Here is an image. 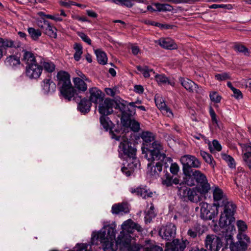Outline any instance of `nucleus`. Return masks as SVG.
I'll use <instances>...</instances> for the list:
<instances>
[{
  "instance_id": "1",
  "label": "nucleus",
  "mask_w": 251,
  "mask_h": 251,
  "mask_svg": "<svg viewBox=\"0 0 251 251\" xmlns=\"http://www.w3.org/2000/svg\"><path fill=\"white\" fill-rule=\"evenodd\" d=\"M116 230L115 227L106 226L99 232H93L92 234L90 247L94 245H99V242L102 244L104 251H116L118 246L121 250L129 246L131 244L132 235L124 233V236L121 238L119 237L120 233L115 239Z\"/></svg>"
},
{
  "instance_id": "2",
  "label": "nucleus",
  "mask_w": 251,
  "mask_h": 251,
  "mask_svg": "<svg viewBox=\"0 0 251 251\" xmlns=\"http://www.w3.org/2000/svg\"><path fill=\"white\" fill-rule=\"evenodd\" d=\"M119 146L120 156L126 160L124 163L122 171L127 176H130L137 168L138 160L136 157V149L135 145L129 141L127 138H123Z\"/></svg>"
},
{
  "instance_id": "3",
  "label": "nucleus",
  "mask_w": 251,
  "mask_h": 251,
  "mask_svg": "<svg viewBox=\"0 0 251 251\" xmlns=\"http://www.w3.org/2000/svg\"><path fill=\"white\" fill-rule=\"evenodd\" d=\"M145 157L150 162L148 164L147 175L153 178L159 177L162 170L163 165L167 168V162H171L172 161L170 157H167L166 154L162 151L154 153L150 156L149 155H145Z\"/></svg>"
},
{
  "instance_id": "4",
  "label": "nucleus",
  "mask_w": 251,
  "mask_h": 251,
  "mask_svg": "<svg viewBox=\"0 0 251 251\" xmlns=\"http://www.w3.org/2000/svg\"><path fill=\"white\" fill-rule=\"evenodd\" d=\"M57 85L61 96L68 101H70L76 90L73 86L70 75L68 73L63 71H59L56 75Z\"/></svg>"
},
{
  "instance_id": "5",
  "label": "nucleus",
  "mask_w": 251,
  "mask_h": 251,
  "mask_svg": "<svg viewBox=\"0 0 251 251\" xmlns=\"http://www.w3.org/2000/svg\"><path fill=\"white\" fill-rule=\"evenodd\" d=\"M184 180L188 186H193L197 184L201 194H207L211 189L206 176L199 170H195L191 174L187 175Z\"/></svg>"
},
{
  "instance_id": "6",
  "label": "nucleus",
  "mask_w": 251,
  "mask_h": 251,
  "mask_svg": "<svg viewBox=\"0 0 251 251\" xmlns=\"http://www.w3.org/2000/svg\"><path fill=\"white\" fill-rule=\"evenodd\" d=\"M141 138L143 141L142 153L145 155H152L154 153L162 151L163 147L158 141L155 140L154 134L150 131H143Z\"/></svg>"
},
{
  "instance_id": "7",
  "label": "nucleus",
  "mask_w": 251,
  "mask_h": 251,
  "mask_svg": "<svg viewBox=\"0 0 251 251\" xmlns=\"http://www.w3.org/2000/svg\"><path fill=\"white\" fill-rule=\"evenodd\" d=\"M120 111L121 112V122L122 125L126 127H130L134 132L139 131L140 123L134 119H131V117L135 113L134 109H130L128 106L120 105Z\"/></svg>"
},
{
  "instance_id": "8",
  "label": "nucleus",
  "mask_w": 251,
  "mask_h": 251,
  "mask_svg": "<svg viewBox=\"0 0 251 251\" xmlns=\"http://www.w3.org/2000/svg\"><path fill=\"white\" fill-rule=\"evenodd\" d=\"M223 206H224V213L225 217H224L223 214H222L219 219V226L221 227H224L226 226L235 221L234 215L236 210V205L232 201H228V200L223 204Z\"/></svg>"
},
{
  "instance_id": "9",
  "label": "nucleus",
  "mask_w": 251,
  "mask_h": 251,
  "mask_svg": "<svg viewBox=\"0 0 251 251\" xmlns=\"http://www.w3.org/2000/svg\"><path fill=\"white\" fill-rule=\"evenodd\" d=\"M180 162L183 165V172L185 176L191 174L195 170L193 168H199L201 166V163L195 156L184 155L180 158Z\"/></svg>"
},
{
  "instance_id": "10",
  "label": "nucleus",
  "mask_w": 251,
  "mask_h": 251,
  "mask_svg": "<svg viewBox=\"0 0 251 251\" xmlns=\"http://www.w3.org/2000/svg\"><path fill=\"white\" fill-rule=\"evenodd\" d=\"M121 104L127 106L124 103H117L114 100L107 98L100 103L99 112L101 115H109L113 112V107L119 109L120 110V106H121Z\"/></svg>"
},
{
  "instance_id": "11",
  "label": "nucleus",
  "mask_w": 251,
  "mask_h": 251,
  "mask_svg": "<svg viewBox=\"0 0 251 251\" xmlns=\"http://www.w3.org/2000/svg\"><path fill=\"white\" fill-rule=\"evenodd\" d=\"M238 241L232 242L229 245L231 251H245L250 243V238L243 233H239L237 236Z\"/></svg>"
},
{
  "instance_id": "12",
  "label": "nucleus",
  "mask_w": 251,
  "mask_h": 251,
  "mask_svg": "<svg viewBox=\"0 0 251 251\" xmlns=\"http://www.w3.org/2000/svg\"><path fill=\"white\" fill-rule=\"evenodd\" d=\"M142 248L144 249V251H163L161 247L155 245V243L151 240H146L143 246L137 244L131 245L130 244L123 250L126 249L127 251H140Z\"/></svg>"
},
{
  "instance_id": "13",
  "label": "nucleus",
  "mask_w": 251,
  "mask_h": 251,
  "mask_svg": "<svg viewBox=\"0 0 251 251\" xmlns=\"http://www.w3.org/2000/svg\"><path fill=\"white\" fill-rule=\"evenodd\" d=\"M200 217L204 220H211L218 214V207L208 204L206 202L200 203Z\"/></svg>"
},
{
  "instance_id": "14",
  "label": "nucleus",
  "mask_w": 251,
  "mask_h": 251,
  "mask_svg": "<svg viewBox=\"0 0 251 251\" xmlns=\"http://www.w3.org/2000/svg\"><path fill=\"white\" fill-rule=\"evenodd\" d=\"M122 230L120 232L119 238L124 236V233H126L132 235L134 238V233L136 231L138 232L143 231L142 227L138 224L135 223L131 219H128L125 221L122 225Z\"/></svg>"
},
{
  "instance_id": "15",
  "label": "nucleus",
  "mask_w": 251,
  "mask_h": 251,
  "mask_svg": "<svg viewBox=\"0 0 251 251\" xmlns=\"http://www.w3.org/2000/svg\"><path fill=\"white\" fill-rule=\"evenodd\" d=\"M204 245L206 250L219 251L222 248L223 243L219 237L214 234H208L204 240Z\"/></svg>"
},
{
  "instance_id": "16",
  "label": "nucleus",
  "mask_w": 251,
  "mask_h": 251,
  "mask_svg": "<svg viewBox=\"0 0 251 251\" xmlns=\"http://www.w3.org/2000/svg\"><path fill=\"white\" fill-rule=\"evenodd\" d=\"M176 230V226L172 223H170L160 229L159 235L162 239L170 242L175 239Z\"/></svg>"
},
{
  "instance_id": "17",
  "label": "nucleus",
  "mask_w": 251,
  "mask_h": 251,
  "mask_svg": "<svg viewBox=\"0 0 251 251\" xmlns=\"http://www.w3.org/2000/svg\"><path fill=\"white\" fill-rule=\"evenodd\" d=\"M73 100L78 103V110L84 114L88 113L90 111L92 105L91 102L86 98H82L81 95L76 91L74 94Z\"/></svg>"
},
{
  "instance_id": "18",
  "label": "nucleus",
  "mask_w": 251,
  "mask_h": 251,
  "mask_svg": "<svg viewBox=\"0 0 251 251\" xmlns=\"http://www.w3.org/2000/svg\"><path fill=\"white\" fill-rule=\"evenodd\" d=\"M189 242L187 239H174L166 243V250L168 251H184Z\"/></svg>"
},
{
  "instance_id": "19",
  "label": "nucleus",
  "mask_w": 251,
  "mask_h": 251,
  "mask_svg": "<svg viewBox=\"0 0 251 251\" xmlns=\"http://www.w3.org/2000/svg\"><path fill=\"white\" fill-rule=\"evenodd\" d=\"M214 200L213 205L217 207L223 206V204L227 201L226 195L223 190L218 186H215L213 190Z\"/></svg>"
},
{
  "instance_id": "20",
  "label": "nucleus",
  "mask_w": 251,
  "mask_h": 251,
  "mask_svg": "<svg viewBox=\"0 0 251 251\" xmlns=\"http://www.w3.org/2000/svg\"><path fill=\"white\" fill-rule=\"evenodd\" d=\"M107 115H101V116L100 118V121L101 125L102 126L103 128L106 130H110V133L111 134V136L112 138H114L117 141H120L121 142L122 141V138L125 137L126 138L125 136L121 137L120 136H116L112 131L111 128L113 125V123L110 121L109 118L107 117Z\"/></svg>"
},
{
  "instance_id": "21",
  "label": "nucleus",
  "mask_w": 251,
  "mask_h": 251,
  "mask_svg": "<svg viewBox=\"0 0 251 251\" xmlns=\"http://www.w3.org/2000/svg\"><path fill=\"white\" fill-rule=\"evenodd\" d=\"M43 71V66L37 62L26 66V75L30 78H38L41 75Z\"/></svg>"
},
{
  "instance_id": "22",
  "label": "nucleus",
  "mask_w": 251,
  "mask_h": 251,
  "mask_svg": "<svg viewBox=\"0 0 251 251\" xmlns=\"http://www.w3.org/2000/svg\"><path fill=\"white\" fill-rule=\"evenodd\" d=\"M130 191L132 194H135L144 199L151 198L153 195V192L146 186H140L135 188H131Z\"/></svg>"
},
{
  "instance_id": "23",
  "label": "nucleus",
  "mask_w": 251,
  "mask_h": 251,
  "mask_svg": "<svg viewBox=\"0 0 251 251\" xmlns=\"http://www.w3.org/2000/svg\"><path fill=\"white\" fill-rule=\"evenodd\" d=\"M204 233L203 226L198 223H195L188 229L187 234L191 238L195 239Z\"/></svg>"
},
{
  "instance_id": "24",
  "label": "nucleus",
  "mask_w": 251,
  "mask_h": 251,
  "mask_svg": "<svg viewBox=\"0 0 251 251\" xmlns=\"http://www.w3.org/2000/svg\"><path fill=\"white\" fill-rule=\"evenodd\" d=\"M39 26L43 29L45 33L51 38H56L57 37L56 28L47 20H44L41 23L38 24Z\"/></svg>"
},
{
  "instance_id": "25",
  "label": "nucleus",
  "mask_w": 251,
  "mask_h": 251,
  "mask_svg": "<svg viewBox=\"0 0 251 251\" xmlns=\"http://www.w3.org/2000/svg\"><path fill=\"white\" fill-rule=\"evenodd\" d=\"M89 100L91 102L98 104L103 100L104 94L97 87L89 89Z\"/></svg>"
},
{
  "instance_id": "26",
  "label": "nucleus",
  "mask_w": 251,
  "mask_h": 251,
  "mask_svg": "<svg viewBox=\"0 0 251 251\" xmlns=\"http://www.w3.org/2000/svg\"><path fill=\"white\" fill-rule=\"evenodd\" d=\"M129 212V209L126 203L122 202L114 204L111 208V212L113 214L118 215L126 214Z\"/></svg>"
},
{
  "instance_id": "27",
  "label": "nucleus",
  "mask_w": 251,
  "mask_h": 251,
  "mask_svg": "<svg viewBox=\"0 0 251 251\" xmlns=\"http://www.w3.org/2000/svg\"><path fill=\"white\" fill-rule=\"evenodd\" d=\"M165 173L164 175L162 177V184L166 187H170L173 184H178L179 183V180L177 177L173 178V176L171 175L170 173L167 171L164 172Z\"/></svg>"
},
{
  "instance_id": "28",
  "label": "nucleus",
  "mask_w": 251,
  "mask_h": 251,
  "mask_svg": "<svg viewBox=\"0 0 251 251\" xmlns=\"http://www.w3.org/2000/svg\"><path fill=\"white\" fill-rule=\"evenodd\" d=\"M73 82L74 84L73 87L76 90L77 93H79V95L80 93L85 92L87 90V82L82 78L74 77Z\"/></svg>"
},
{
  "instance_id": "29",
  "label": "nucleus",
  "mask_w": 251,
  "mask_h": 251,
  "mask_svg": "<svg viewBox=\"0 0 251 251\" xmlns=\"http://www.w3.org/2000/svg\"><path fill=\"white\" fill-rule=\"evenodd\" d=\"M179 80L181 85L189 92H193L197 91L198 85L191 80L183 77H180Z\"/></svg>"
},
{
  "instance_id": "30",
  "label": "nucleus",
  "mask_w": 251,
  "mask_h": 251,
  "mask_svg": "<svg viewBox=\"0 0 251 251\" xmlns=\"http://www.w3.org/2000/svg\"><path fill=\"white\" fill-rule=\"evenodd\" d=\"M43 90L46 94L52 93L56 90V84L50 79H45L43 81Z\"/></svg>"
},
{
  "instance_id": "31",
  "label": "nucleus",
  "mask_w": 251,
  "mask_h": 251,
  "mask_svg": "<svg viewBox=\"0 0 251 251\" xmlns=\"http://www.w3.org/2000/svg\"><path fill=\"white\" fill-rule=\"evenodd\" d=\"M23 52L24 53L22 61L26 64V66L34 64L37 62L36 57L33 53L25 50H23Z\"/></svg>"
},
{
  "instance_id": "32",
  "label": "nucleus",
  "mask_w": 251,
  "mask_h": 251,
  "mask_svg": "<svg viewBox=\"0 0 251 251\" xmlns=\"http://www.w3.org/2000/svg\"><path fill=\"white\" fill-rule=\"evenodd\" d=\"M188 199L193 202H198L201 201L200 196L197 194L195 188H190V191L186 196V200Z\"/></svg>"
},
{
  "instance_id": "33",
  "label": "nucleus",
  "mask_w": 251,
  "mask_h": 251,
  "mask_svg": "<svg viewBox=\"0 0 251 251\" xmlns=\"http://www.w3.org/2000/svg\"><path fill=\"white\" fill-rule=\"evenodd\" d=\"M156 42L162 47H173L175 45L174 41L170 38H162Z\"/></svg>"
},
{
  "instance_id": "34",
  "label": "nucleus",
  "mask_w": 251,
  "mask_h": 251,
  "mask_svg": "<svg viewBox=\"0 0 251 251\" xmlns=\"http://www.w3.org/2000/svg\"><path fill=\"white\" fill-rule=\"evenodd\" d=\"M177 195L179 198L181 199H183L184 201L186 200V196L188 194V193L190 191V188L184 185L179 184V186H177Z\"/></svg>"
},
{
  "instance_id": "35",
  "label": "nucleus",
  "mask_w": 251,
  "mask_h": 251,
  "mask_svg": "<svg viewBox=\"0 0 251 251\" xmlns=\"http://www.w3.org/2000/svg\"><path fill=\"white\" fill-rule=\"evenodd\" d=\"M136 68L138 71L142 73L145 77H149L151 75L154 76V75H155V72L153 70L151 69H149V68L147 66L143 67H142L140 66H136Z\"/></svg>"
},
{
  "instance_id": "36",
  "label": "nucleus",
  "mask_w": 251,
  "mask_h": 251,
  "mask_svg": "<svg viewBox=\"0 0 251 251\" xmlns=\"http://www.w3.org/2000/svg\"><path fill=\"white\" fill-rule=\"evenodd\" d=\"M200 153L203 159L207 163L209 164L212 168H214V166L215 165V162L212 156L203 151H201Z\"/></svg>"
},
{
  "instance_id": "37",
  "label": "nucleus",
  "mask_w": 251,
  "mask_h": 251,
  "mask_svg": "<svg viewBox=\"0 0 251 251\" xmlns=\"http://www.w3.org/2000/svg\"><path fill=\"white\" fill-rule=\"evenodd\" d=\"M95 53L98 62L102 65L105 64L107 61V58L105 53L100 49L96 50Z\"/></svg>"
},
{
  "instance_id": "38",
  "label": "nucleus",
  "mask_w": 251,
  "mask_h": 251,
  "mask_svg": "<svg viewBox=\"0 0 251 251\" xmlns=\"http://www.w3.org/2000/svg\"><path fill=\"white\" fill-rule=\"evenodd\" d=\"M5 63L7 65H9L12 67L19 65L20 63L19 57L16 55H10L7 57L5 60Z\"/></svg>"
},
{
  "instance_id": "39",
  "label": "nucleus",
  "mask_w": 251,
  "mask_h": 251,
  "mask_svg": "<svg viewBox=\"0 0 251 251\" xmlns=\"http://www.w3.org/2000/svg\"><path fill=\"white\" fill-rule=\"evenodd\" d=\"M154 5L158 11H171L173 9V7L168 4L155 3L154 4Z\"/></svg>"
},
{
  "instance_id": "40",
  "label": "nucleus",
  "mask_w": 251,
  "mask_h": 251,
  "mask_svg": "<svg viewBox=\"0 0 251 251\" xmlns=\"http://www.w3.org/2000/svg\"><path fill=\"white\" fill-rule=\"evenodd\" d=\"M28 32L31 38L34 40H37L42 34L39 29H36L33 27L28 28Z\"/></svg>"
},
{
  "instance_id": "41",
  "label": "nucleus",
  "mask_w": 251,
  "mask_h": 251,
  "mask_svg": "<svg viewBox=\"0 0 251 251\" xmlns=\"http://www.w3.org/2000/svg\"><path fill=\"white\" fill-rule=\"evenodd\" d=\"M208 147L211 153H213L214 150H216L217 151H219L222 150V147L221 145L216 140H214L212 144L209 143Z\"/></svg>"
},
{
  "instance_id": "42",
  "label": "nucleus",
  "mask_w": 251,
  "mask_h": 251,
  "mask_svg": "<svg viewBox=\"0 0 251 251\" xmlns=\"http://www.w3.org/2000/svg\"><path fill=\"white\" fill-rule=\"evenodd\" d=\"M222 158L225 160L228 164V166L231 168H235V163L234 162V160L233 157L231 156L226 154H222Z\"/></svg>"
},
{
  "instance_id": "43",
  "label": "nucleus",
  "mask_w": 251,
  "mask_h": 251,
  "mask_svg": "<svg viewBox=\"0 0 251 251\" xmlns=\"http://www.w3.org/2000/svg\"><path fill=\"white\" fill-rule=\"evenodd\" d=\"M43 65L45 70L48 73H51L55 70V65L50 61H44Z\"/></svg>"
},
{
  "instance_id": "44",
  "label": "nucleus",
  "mask_w": 251,
  "mask_h": 251,
  "mask_svg": "<svg viewBox=\"0 0 251 251\" xmlns=\"http://www.w3.org/2000/svg\"><path fill=\"white\" fill-rule=\"evenodd\" d=\"M215 78L218 81H224L230 78L229 75L226 73L222 74H216Z\"/></svg>"
},
{
  "instance_id": "45",
  "label": "nucleus",
  "mask_w": 251,
  "mask_h": 251,
  "mask_svg": "<svg viewBox=\"0 0 251 251\" xmlns=\"http://www.w3.org/2000/svg\"><path fill=\"white\" fill-rule=\"evenodd\" d=\"M154 77L155 78L158 83L162 84H165L168 82V79L164 75H154Z\"/></svg>"
},
{
  "instance_id": "46",
  "label": "nucleus",
  "mask_w": 251,
  "mask_h": 251,
  "mask_svg": "<svg viewBox=\"0 0 251 251\" xmlns=\"http://www.w3.org/2000/svg\"><path fill=\"white\" fill-rule=\"evenodd\" d=\"M209 97L210 100L215 103L220 102L221 100V97L215 91L210 93Z\"/></svg>"
},
{
  "instance_id": "47",
  "label": "nucleus",
  "mask_w": 251,
  "mask_h": 251,
  "mask_svg": "<svg viewBox=\"0 0 251 251\" xmlns=\"http://www.w3.org/2000/svg\"><path fill=\"white\" fill-rule=\"evenodd\" d=\"M156 216L154 211L148 210L145 216V221L146 223H150L152 219Z\"/></svg>"
},
{
  "instance_id": "48",
  "label": "nucleus",
  "mask_w": 251,
  "mask_h": 251,
  "mask_svg": "<svg viewBox=\"0 0 251 251\" xmlns=\"http://www.w3.org/2000/svg\"><path fill=\"white\" fill-rule=\"evenodd\" d=\"M237 226L239 230V233H243L247 229V226L245 222L239 220L237 222Z\"/></svg>"
},
{
  "instance_id": "49",
  "label": "nucleus",
  "mask_w": 251,
  "mask_h": 251,
  "mask_svg": "<svg viewBox=\"0 0 251 251\" xmlns=\"http://www.w3.org/2000/svg\"><path fill=\"white\" fill-rule=\"evenodd\" d=\"M251 157V153L248 151H247L243 155L244 161L250 170H251V160L250 159Z\"/></svg>"
},
{
  "instance_id": "50",
  "label": "nucleus",
  "mask_w": 251,
  "mask_h": 251,
  "mask_svg": "<svg viewBox=\"0 0 251 251\" xmlns=\"http://www.w3.org/2000/svg\"><path fill=\"white\" fill-rule=\"evenodd\" d=\"M155 102H156V106H157V107L159 109H160L161 110H165L167 112V113L169 112L171 115H173L172 111L169 108H168L166 106V103L164 102L161 101L160 103H159L158 102L155 101Z\"/></svg>"
},
{
  "instance_id": "51",
  "label": "nucleus",
  "mask_w": 251,
  "mask_h": 251,
  "mask_svg": "<svg viewBox=\"0 0 251 251\" xmlns=\"http://www.w3.org/2000/svg\"><path fill=\"white\" fill-rule=\"evenodd\" d=\"M209 8H213V9L221 8H224V9H231L232 8V5L229 4H212L211 5H210L209 6Z\"/></svg>"
},
{
  "instance_id": "52",
  "label": "nucleus",
  "mask_w": 251,
  "mask_h": 251,
  "mask_svg": "<svg viewBox=\"0 0 251 251\" xmlns=\"http://www.w3.org/2000/svg\"><path fill=\"white\" fill-rule=\"evenodd\" d=\"M88 245L87 244H77L75 247V251H88Z\"/></svg>"
},
{
  "instance_id": "53",
  "label": "nucleus",
  "mask_w": 251,
  "mask_h": 251,
  "mask_svg": "<svg viewBox=\"0 0 251 251\" xmlns=\"http://www.w3.org/2000/svg\"><path fill=\"white\" fill-rule=\"evenodd\" d=\"M234 50L237 53L247 56L249 55L251 52L249 48H234Z\"/></svg>"
},
{
  "instance_id": "54",
  "label": "nucleus",
  "mask_w": 251,
  "mask_h": 251,
  "mask_svg": "<svg viewBox=\"0 0 251 251\" xmlns=\"http://www.w3.org/2000/svg\"><path fill=\"white\" fill-rule=\"evenodd\" d=\"M13 42L0 38V47H12Z\"/></svg>"
},
{
  "instance_id": "55",
  "label": "nucleus",
  "mask_w": 251,
  "mask_h": 251,
  "mask_svg": "<svg viewBox=\"0 0 251 251\" xmlns=\"http://www.w3.org/2000/svg\"><path fill=\"white\" fill-rule=\"evenodd\" d=\"M78 35L81 38V39L83 41L87 43L88 45H91V40L86 34H85V33H84L83 32H78Z\"/></svg>"
},
{
  "instance_id": "56",
  "label": "nucleus",
  "mask_w": 251,
  "mask_h": 251,
  "mask_svg": "<svg viewBox=\"0 0 251 251\" xmlns=\"http://www.w3.org/2000/svg\"><path fill=\"white\" fill-rule=\"evenodd\" d=\"M76 49L74 55V59L75 61H78L81 58V55L82 54V48H75Z\"/></svg>"
},
{
  "instance_id": "57",
  "label": "nucleus",
  "mask_w": 251,
  "mask_h": 251,
  "mask_svg": "<svg viewBox=\"0 0 251 251\" xmlns=\"http://www.w3.org/2000/svg\"><path fill=\"white\" fill-rule=\"evenodd\" d=\"M170 171L173 175H176L179 171V167L176 163H172Z\"/></svg>"
},
{
  "instance_id": "58",
  "label": "nucleus",
  "mask_w": 251,
  "mask_h": 251,
  "mask_svg": "<svg viewBox=\"0 0 251 251\" xmlns=\"http://www.w3.org/2000/svg\"><path fill=\"white\" fill-rule=\"evenodd\" d=\"M209 113L211 118L212 122L213 124H218V121L216 119V114L212 107L209 109Z\"/></svg>"
},
{
  "instance_id": "59",
  "label": "nucleus",
  "mask_w": 251,
  "mask_h": 251,
  "mask_svg": "<svg viewBox=\"0 0 251 251\" xmlns=\"http://www.w3.org/2000/svg\"><path fill=\"white\" fill-rule=\"evenodd\" d=\"M59 3L61 6H64L67 8H69L72 5L75 4V2L72 1H65L60 0L59 1Z\"/></svg>"
},
{
  "instance_id": "60",
  "label": "nucleus",
  "mask_w": 251,
  "mask_h": 251,
  "mask_svg": "<svg viewBox=\"0 0 251 251\" xmlns=\"http://www.w3.org/2000/svg\"><path fill=\"white\" fill-rule=\"evenodd\" d=\"M122 103H125L128 107H129V106H130L131 108H129L130 109H134L135 110V108L137 106L135 105V104H140L141 103V101L138 100L135 102H129L128 103L126 101H123Z\"/></svg>"
},
{
  "instance_id": "61",
  "label": "nucleus",
  "mask_w": 251,
  "mask_h": 251,
  "mask_svg": "<svg viewBox=\"0 0 251 251\" xmlns=\"http://www.w3.org/2000/svg\"><path fill=\"white\" fill-rule=\"evenodd\" d=\"M45 17L47 18L53 20L56 22H60L62 21V19L59 16L58 14L55 15H46Z\"/></svg>"
},
{
  "instance_id": "62",
  "label": "nucleus",
  "mask_w": 251,
  "mask_h": 251,
  "mask_svg": "<svg viewBox=\"0 0 251 251\" xmlns=\"http://www.w3.org/2000/svg\"><path fill=\"white\" fill-rule=\"evenodd\" d=\"M233 92L234 93V97L236 99H239L242 98V93L240 90L237 89L236 88L234 89V90H233Z\"/></svg>"
},
{
  "instance_id": "63",
  "label": "nucleus",
  "mask_w": 251,
  "mask_h": 251,
  "mask_svg": "<svg viewBox=\"0 0 251 251\" xmlns=\"http://www.w3.org/2000/svg\"><path fill=\"white\" fill-rule=\"evenodd\" d=\"M121 5L126 6L127 7H131L133 4L130 0H122Z\"/></svg>"
},
{
  "instance_id": "64",
  "label": "nucleus",
  "mask_w": 251,
  "mask_h": 251,
  "mask_svg": "<svg viewBox=\"0 0 251 251\" xmlns=\"http://www.w3.org/2000/svg\"><path fill=\"white\" fill-rule=\"evenodd\" d=\"M134 90L139 94H142L144 92V88L142 85H136L134 86Z\"/></svg>"
}]
</instances>
